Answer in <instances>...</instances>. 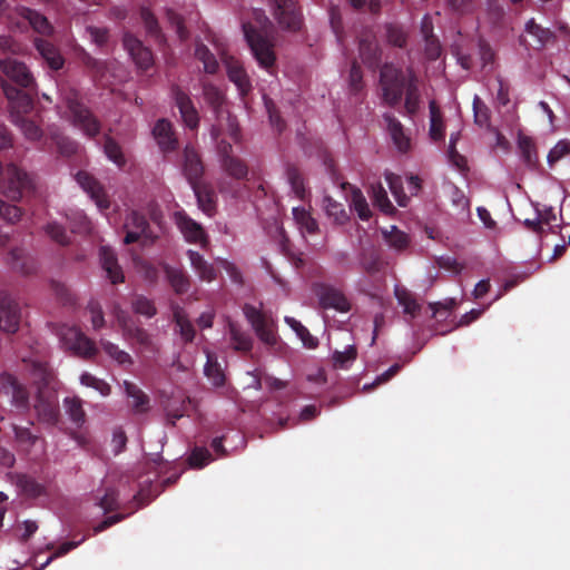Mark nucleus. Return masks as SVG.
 Returning <instances> with one entry per match:
<instances>
[{
	"label": "nucleus",
	"instance_id": "obj_1",
	"mask_svg": "<svg viewBox=\"0 0 570 570\" xmlns=\"http://www.w3.org/2000/svg\"><path fill=\"white\" fill-rule=\"evenodd\" d=\"M380 83L383 98L389 106L394 107L400 104L403 94H405L404 107L406 112L410 116L416 114L420 105V91L417 77L411 67L404 71L393 63H384L380 72Z\"/></svg>",
	"mask_w": 570,
	"mask_h": 570
},
{
	"label": "nucleus",
	"instance_id": "obj_2",
	"mask_svg": "<svg viewBox=\"0 0 570 570\" xmlns=\"http://www.w3.org/2000/svg\"><path fill=\"white\" fill-rule=\"evenodd\" d=\"M6 97L9 102L11 121L21 130L29 141H39L43 131L36 119L27 115L33 109L32 97L28 94H19L16 89L6 88Z\"/></svg>",
	"mask_w": 570,
	"mask_h": 570
},
{
	"label": "nucleus",
	"instance_id": "obj_3",
	"mask_svg": "<svg viewBox=\"0 0 570 570\" xmlns=\"http://www.w3.org/2000/svg\"><path fill=\"white\" fill-rule=\"evenodd\" d=\"M0 70L6 76L7 80L1 82L3 92L6 88L16 89L19 94H28L35 100L37 96V85L33 75L26 66V63L17 60L16 58L0 59Z\"/></svg>",
	"mask_w": 570,
	"mask_h": 570
},
{
	"label": "nucleus",
	"instance_id": "obj_4",
	"mask_svg": "<svg viewBox=\"0 0 570 570\" xmlns=\"http://www.w3.org/2000/svg\"><path fill=\"white\" fill-rule=\"evenodd\" d=\"M243 31L258 65L267 70L272 68L276 61V56L274 52V43L267 36V32L257 29L249 22L243 24Z\"/></svg>",
	"mask_w": 570,
	"mask_h": 570
},
{
	"label": "nucleus",
	"instance_id": "obj_5",
	"mask_svg": "<svg viewBox=\"0 0 570 570\" xmlns=\"http://www.w3.org/2000/svg\"><path fill=\"white\" fill-rule=\"evenodd\" d=\"M33 188V178L28 173L13 164L7 166L2 181V191L7 198L18 202Z\"/></svg>",
	"mask_w": 570,
	"mask_h": 570
},
{
	"label": "nucleus",
	"instance_id": "obj_6",
	"mask_svg": "<svg viewBox=\"0 0 570 570\" xmlns=\"http://www.w3.org/2000/svg\"><path fill=\"white\" fill-rule=\"evenodd\" d=\"M243 312L259 341L265 345L275 346L278 342V336L276 333V323L273 317L250 304H245Z\"/></svg>",
	"mask_w": 570,
	"mask_h": 570
},
{
	"label": "nucleus",
	"instance_id": "obj_7",
	"mask_svg": "<svg viewBox=\"0 0 570 570\" xmlns=\"http://www.w3.org/2000/svg\"><path fill=\"white\" fill-rule=\"evenodd\" d=\"M59 336L63 346L79 357L91 358L98 352L95 342L75 326H61Z\"/></svg>",
	"mask_w": 570,
	"mask_h": 570
},
{
	"label": "nucleus",
	"instance_id": "obj_8",
	"mask_svg": "<svg viewBox=\"0 0 570 570\" xmlns=\"http://www.w3.org/2000/svg\"><path fill=\"white\" fill-rule=\"evenodd\" d=\"M67 107L71 115L73 126L79 128L86 136L94 138L100 132V121L88 107L77 100L76 97H68Z\"/></svg>",
	"mask_w": 570,
	"mask_h": 570
},
{
	"label": "nucleus",
	"instance_id": "obj_9",
	"mask_svg": "<svg viewBox=\"0 0 570 570\" xmlns=\"http://www.w3.org/2000/svg\"><path fill=\"white\" fill-rule=\"evenodd\" d=\"M273 16L286 30L297 31L303 24V14L297 0H271Z\"/></svg>",
	"mask_w": 570,
	"mask_h": 570
},
{
	"label": "nucleus",
	"instance_id": "obj_10",
	"mask_svg": "<svg viewBox=\"0 0 570 570\" xmlns=\"http://www.w3.org/2000/svg\"><path fill=\"white\" fill-rule=\"evenodd\" d=\"M313 293L318 298L320 306L324 309H335L340 313H347L352 304L342 289L327 283H314Z\"/></svg>",
	"mask_w": 570,
	"mask_h": 570
},
{
	"label": "nucleus",
	"instance_id": "obj_11",
	"mask_svg": "<svg viewBox=\"0 0 570 570\" xmlns=\"http://www.w3.org/2000/svg\"><path fill=\"white\" fill-rule=\"evenodd\" d=\"M220 167L229 177L236 180H243L248 175L247 164L233 154V147L229 142L222 140L217 145Z\"/></svg>",
	"mask_w": 570,
	"mask_h": 570
},
{
	"label": "nucleus",
	"instance_id": "obj_12",
	"mask_svg": "<svg viewBox=\"0 0 570 570\" xmlns=\"http://www.w3.org/2000/svg\"><path fill=\"white\" fill-rule=\"evenodd\" d=\"M124 228L126 230V235L124 238V243L126 245L138 242L140 238H145L147 240H154L153 233L149 227V223L144 214L131 210L127 214Z\"/></svg>",
	"mask_w": 570,
	"mask_h": 570
},
{
	"label": "nucleus",
	"instance_id": "obj_13",
	"mask_svg": "<svg viewBox=\"0 0 570 570\" xmlns=\"http://www.w3.org/2000/svg\"><path fill=\"white\" fill-rule=\"evenodd\" d=\"M35 410L41 422L56 425L60 415L57 394L51 391L39 390L36 397Z\"/></svg>",
	"mask_w": 570,
	"mask_h": 570
},
{
	"label": "nucleus",
	"instance_id": "obj_14",
	"mask_svg": "<svg viewBox=\"0 0 570 570\" xmlns=\"http://www.w3.org/2000/svg\"><path fill=\"white\" fill-rule=\"evenodd\" d=\"M20 320L19 304L7 292H0V328L7 333H16Z\"/></svg>",
	"mask_w": 570,
	"mask_h": 570
},
{
	"label": "nucleus",
	"instance_id": "obj_15",
	"mask_svg": "<svg viewBox=\"0 0 570 570\" xmlns=\"http://www.w3.org/2000/svg\"><path fill=\"white\" fill-rule=\"evenodd\" d=\"M171 96L185 126L196 130L199 126V115L189 95L175 85L171 87Z\"/></svg>",
	"mask_w": 570,
	"mask_h": 570
},
{
	"label": "nucleus",
	"instance_id": "obj_16",
	"mask_svg": "<svg viewBox=\"0 0 570 570\" xmlns=\"http://www.w3.org/2000/svg\"><path fill=\"white\" fill-rule=\"evenodd\" d=\"M1 389L11 396L10 403L18 412L23 413L29 410V392L13 375L2 373Z\"/></svg>",
	"mask_w": 570,
	"mask_h": 570
},
{
	"label": "nucleus",
	"instance_id": "obj_17",
	"mask_svg": "<svg viewBox=\"0 0 570 570\" xmlns=\"http://www.w3.org/2000/svg\"><path fill=\"white\" fill-rule=\"evenodd\" d=\"M76 180L96 203L100 210L109 209V197L104 186L91 174L85 170H79L76 175Z\"/></svg>",
	"mask_w": 570,
	"mask_h": 570
},
{
	"label": "nucleus",
	"instance_id": "obj_18",
	"mask_svg": "<svg viewBox=\"0 0 570 570\" xmlns=\"http://www.w3.org/2000/svg\"><path fill=\"white\" fill-rule=\"evenodd\" d=\"M207 39L215 43L222 58L226 62L229 80L236 85L242 96H246L252 90V83L243 66L237 60H234L232 58L227 60L225 58V52L222 45H219L216 40L210 39L209 37H207Z\"/></svg>",
	"mask_w": 570,
	"mask_h": 570
},
{
	"label": "nucleus",
	"instance_id": "obj_19",
	"mask_svg": "<svg viewBox=\"0 0 570 570\" xmlns=\"http://www.w3.org/2000/svg\"><path fill=\"white\" fill-rule=\"evenodd\" d=\"M124 47L129 52L138 68L147 70L154 65V56L149 48L145 47L142 42L134 35L126 32L124 35Z\"/></svg>",
	"mask_w": 570,
	"mask_h": 570
},
{
	"label": "nucleus",
	"instance_id": "obj_20",
	"mask_svg": "<svg viewBox=\"0 0 570 570\" xmlns=\"http://www.w3.org/2000/svg\"><path fill=\"white\" fill-rule=\"evenodd\" d=\"M183 157V173L189 185L191 186L200 183V178L204 174V165L196 148L191 145H187L184 148Z\"/></svg>",
	"mask_w": 570,
	"mask_h": 570
},
{
	"label": "nucleus",
	"instance_id": "obj_21",
	"mask_svg": "<svg viewBox=\"0 0 570 570\" xmlns=\"http://www.w3.org/2000/svg\"><path fill=\"white\" fill-rule=\"evenodd\" d=\"M99 257L101 267L106 272L110 283L114 285L124 283L125 275L121 266L118 264L115 252L107 246H101L99 249Z\"/></svg>",
	"mask_w": 570,
	"mask_h": 570
},
{
	"label": "nucleus",
	"instance_id": "obj_22",
	"mask_svg": "<svg viewBox=\"0 0 570 570\" xmlns=\"http://www.w3.org/2000/svg\"><path fill=\"white\" fill-rule=\"evenodd\" d=\"M177 224L188 243L199 244L203 247L207 245V235L200 224L185 214L177 216Z\"/></svg>",
	"mask_w": 570,
	"mask_h": 570
},
{
	"label": "nucleus",
	"instance_id": "obj_23",
	"mask_svg": "<svg viewBox=\"0 0 570 570\" xmlns=\"http://www.w3.org/2000/svg\"><path fill=\"white\" fill-rule=\"evenodd\" d=\"M33 43L41 58L51 70L58 71L63 67L65 59L53 43L40 37H36Z\"/></svg>",
	"mask_w": 570,
	"mask_h": 570
},
{
	"label": "nucleus",
	"instance_id": "obj_24",
	"mask_svg": "<svg viewBox=\"0 0 570 570\" xmlns=\"http://www.w3.org/2000/svg\"><path fill=\"white\" fill-rule=\"evenodd\" d=\"M153 134L163 151L169 153L177 149L178 140L169 120L165 118L159 119L154 126Z\"/></svg>",
	"mask_w": 570,
	"mask_h": 570
},
{
	"label": "nucleus",
	"instance_id": "obj_25",
	"mask_svg": "<svg viewBox=\"0 0 570 570\" xmlns=\"http://www.w3.org/2000/svg\"><path fill=\"white\" fill-rule=\"evenodd\" d=\"M360 57L370 69H376L381 62V50L373 36H365L358 42Z\"/></svg>",
	"mask_w": 570,
	"mask_h": 570
},
{
	"label": "nucleus",
	"instance_id": "obj_26",
	"mask_svg": "<svg viewBox=\"0 0 570 570\" xmlns=\"http://www.w3.org/2000/svg\"><path fill=\"white\" fill-rule=\"evenodd\" d=\"M190 187L196 196L199 209L209 217L214 216L216 213V195L213 188L203 183Z\"/></svg>",
	"mask_w": 570,
	"mask_h": 570
},
{
	"label": "nucleus",
	"instance_id": "obj_27",
	"mask_svg": "<svg viewBox=\"0 0 570 570\" xmlns=\"http://www.w3.org/2000/svg\"><path fill=\"white\" fill-rule=\"evenodd\" d=\"M384 120L399 151L407 153L411 149V139L405 135L403 125L391 114H385Z\"/></svg>",
	"mask_w": 570,
	"mask_h": 570
},
{
	"label": "nucleus",
	"instance_id": "obj_28",
	"mask_svg": "<svg viewBox=\"0 0 570 570\" xmlns=\"http://www.w3.org/2000/svg\"><path fill=\"white\" fill-rule=\"evenodd\" d=\"M18 12H19V16L22 19H24V20H27L29 22L31 28L37 33H39L41 36H51L53 33L52 24L40 12H38V11L33 10V9L27 8V7H21L18 10Z\"/></svg>",
	"mask_w": 570,
	"mask_h": 570
},
{
	"label": "nucleus",
	"instance_id": "obj_29",
	"mask_svg": "<svg viewBox=\"0 0 570 570\" xmlns=\"http://www.w3.org/2000/svg\"><path fill=\"white\" fill-rule=\"evenodd\" d=\"M187 256L190 261L193 268L198 274L200 279L212 282L216 278V269L212 264L205 261L203 255H200L196 250L189 249L187 252Z\"/></svg>",
	"mask_w": 570,
	"mask_h": 570
},
{
	"label": "nucleus",
	"instance_id": "obj_30",
	"mask_svg": "<svg viewBox=\"0 0 570 570\" xmlns=\"http://www.w3.org/2000/svg\"><path fill=\"white\" fill-rule=\"evenodd\" d=\"M228 330L230 335V343L235 351L248 353L253 348L252 336L243 331L236 323L229 322Z\"/></svg>",
	"mask_w": 570,
	"mask_h": 570
},
{
	"label": "nucleus",
	"instance_id": "obj_31",
	"mask_svg": "<svg viewBox=\"0 0 570 570\" xmlns=\"http://www.w3.org/2000/svg\"><path fill=\"white\" fill-rule=\"evenodd\" d=\"M173 318H174L176 326L178 327L179 334H180L181 338L184 340V342L185 343L193 342L196 331H195L193 324L190 323V321L188 320V316H187L186 312L184 311V308H181L178 305L174 306L173 307Z\"/></svg>",
	"mask_w": 570,
	"mask_h": 570
},
{
	"label": "nucleus",
	"instance_id": "obj_32",
	"mask_svg": "<svg viewBox=\"0 0 570 570\" xmlns=\"http://www.w3.org/2000/svg\"><path fill=\"white\" fill-rule=\"evenodd\" d=\"M164 271L166 278L176 294H185L188 292L190 282L188 275L183 269L165 265Z\"/></svg>",
	"mask_w": 570,
	"mask_h": 570
},
{
	"label": "nucleus",
	"instance_id": "obj_33",
	"mask_svg": "<svg viewBox=\"0 0 570 570\" xmlns=\"http://www.w3.org/2000/svg\"><path fill=\"white\" fill-rule=\"evenodd\" d=\"M126 394L131 399V407L137 413H145L149 409V397L136 384L124 382Z\"/></svg>",
	"mask_w": 570,
	"mask_h": 570
},
{
	"label": "nucleus",
	"instance_id": "obj_34",
	"mask_svg": "<svg viewBox=\"0 0 570 570\" xmlns=\"http://www.w3.org/2000/svg\"><path fill=\"white\" fill-rule=\"evenodd\" d=\"M341 186L343 189L347 187L351 189V207L362 220H367L372 214L363 193L358 188L352 187L348 183H342Z\"/></svg>",
	"mask_w": 570,
	"mask_h": 570
},
{
	"label": "nucleus",
	"instance_id": "obj_35",
	"mask_svg": "<svg viewBox=\"0 0 570 570\" xmlns=\"http://www.w3.org/2000/svg\"><path fill=\"white\" fill-rule=\"evenodd\" d=\"M8 261L11 268L20 272L24 275H29L35 272L33 261L28 258L22 248H13L8 254Z\"/></svg>",
	"mask_w": 570,
	"mask_h": 570
},
{
	"label": "nucleus",
	"instance_id": "obj_36",
	"mask_svg": "<svg viewBox=\"0 0 570 570\" xmlns=\"http://www.w3.org/2000/svg\"><path fill=\"white\" fill-rule=\"evenodd\" d=\"M323 208L327 217L332 218L336 225H344L348 220V215L343 204L336 202L331 196L323 198Z\"/></svg>",
	"mask_w": 570,
	"mask_h": 570
},
{
	"label": "nucleus",
	"instance_id": "obj_37",
	"mask_svg": "<svg viewBox=\"0 0 570 570\" xmlns=\"http://www.w3.org/2000/svg\"><path fill=\"white\" fill-rule=\"evenodd\" d=\"M525 31L534 37L535 45L533 48L535 49L543 48L552 38H554L553 32L549 28H543L538 24L534 19H530L525 23Z\"/></svg>",
	"mask_w": 570,
	"mask_h": 570
},
{
	"label": "nucleus",
	"instance_id": "obj_38",
	"mask_svg": "<svg viewBox=\"0 0 570 570\" xmlns=\"http://www.w3.org/2000/svg\"><path fill=\"white\" fill-rule=\"evenodd\" d=\"M204 373L215 386H223L225 384L224 371L218 363L216 355L209 352L207 353V362L204 367Z\"/></svg>",
	"mask_w": 570,
	"mask_h": 570
},
{
	"label": "nucleus",
	"instance_id": "obj_39",
	"mask_svg": "<svg viewBox=\"0 0 570 570\" xmlns=\"http://www.w3.org/2000/svg\"><path fill=\"white\" fill-rule=\"evenodd\" d=\"M63 405L70 421L80 428L86 421L82 401L79 397H66L63 400Z\"/></svg>",
	"mask_w": 570,
	"mask_h": 570
},
{
	"label": "nucleus",
	"instance_id": "obj_40",
	"mask_svg": "<svg viewBox=\"0 0 570 570\" xmlns=\"http://www.w3.org/2000/svg\"><path fill=\"white\" fill-rule=\"evenodd\" d=\"M203 95L206 100V102L212 107V109L219 115L223 105L225 104V97L222 90L210 83V82H204L203 83Z\"/></svg>",
	"mask_w": 570,
	"mask_h": 570
},
{
	"label": "nucleus",
	"instance_id": "obj_41",
	"mask_svg": "<svg viewBox=\"0 0 570 570\" xmlns=\"http://www.w3.org/2000/svg\"><path fill=\"white\" fill-rule=\"evenodd\" d=\"M285 323L296 333V335L299 337L305 347H317L318 340L315 336H313L299 321L291 316H285Z\"/></svg>",
	"mask_w": 570,
	"mask_h": 570
},
{
	"label": "nucleus",
	"instance_id": "obj_42",
	"mask_svg": "<svg viewBox=\"0 0 570 570\" xmlns=\"http://www.w3.org/2000/svg\"><path fill=\"white\" fill-rule=\"evenodd\" d=\"M292 213L296 224L301 229L311 235L318 232V224L316 219L313 218L309 212H307L304 207H294Z\"/></svg>",
	"mask_w": 570,
	"mask_h": 570
},
{
	"label": "nucleus",
	"instance_id": "obj_43",
	"mask_svg": "<svg viewBox=\"0 0 570 570\" xmlns=\"http://www.w3.org/2000/svg\"><path fill=\"white\" fill-rule=\"evenodd\" d=\"M384 239L389 244L390 247L394 248L397 252H402L409 247L410 238L409 235L402 230H400L395 226H391L390 230L383 232Z\"/></svg>",
	"mask_w": 570,
	"mask_h": 570
},
{
	"label": "nucleus",
	"instance_id": "obj_44",
	"mask_svg": "<svg viewBox=\"0 0 570 570\" xmlns=\"http://www.w3.org/2000/svg\"><path fill=\"white\" fill-rule=\"evenodd\" d=\"M195 57L203 62L204 70L207 73H216L218 70V61L214 53L202 42L196 43Z\"/></svg>",
	"mask_w": 570,
	"mask_h": 570
},
{
	"label": "nucleus",
	"instance_id": "obj_45",
	"mask_svg": "<svg viewBox=\"0 0 570 570\" xmlns=\"http://www.w3.org/2000/svg\"><path fill=\"white\" fill-rule=\"evenodd\" d=\"M17 485L23 494L30 498L40 497L43 493V485L36 481L35 478L27 474H19Z\"/></svg>",
	"mask_w": 570,
	"mask_h": 570
},
{
	"label": "nucleus",
	"instance_id": "obj_46",
	"mask_svg": "<svg viewBox=\"0 0 570 570\" xmlns=\"http://www.w3.org/2000/svg\"><path fill=\"white\" fill-rule=\"evenodd\" d=\"M286 177L295 196L299 199H304L306 190L304 186V178L299 169L294 165H288L286 167Z\"/></svg>",
	"mask_w": 570,
	"mask_h": 570
},
{
	"label": "nucleus",
	"instance_id": "obj_47",
	"mask_svg": "<svg viewBox=\"0 0 570 570\" xmlns=\"http://www.w3.org/2000/svg\"><path fill=\"white\" fill-rule=\"evenodd\" d=\"M519 148L524 164L530 168H534L538 164V154L532 139L529 137H521L519 139Z\"/></svg>",
	"mask_w": 570,
	"mask_h": 570
},
{
	"label": "nucleus",
	"instance_id": "obj_48",
	"mask_svg": "<svg viewBox=\"0 0 570 570\" xmlns=\"http://www.w3.org/2000/svg\"><path fill=\"white\" fill-rule=\"evenodd\" d=\"M385 179L399 206L406 207L410 198L403 191L401 177L389 173L385 175Z\"/></svg>",
	"mask_w": 570,
	"mask_h": 570
},
{
	"label": "nucleus",
	"instance_id": "obj_49",
	"mask_svg": "<svg viewBox=\"0 0 570 570\" xmlns=\"http://www.w3.org/2000/svg\"><path fill=\"white\" fill-rule=\"evenodd\" d=\"M395 295L399 304L403 306L405 314H409L412 318L419 314L421 306L410 292L405 289H396Z\"/></svg>",
	"mask_w": 570,
	"mask_h": 570
},
{
	"label": "nucleus",
	"instance_id": "obj_50",
	"mask_svg": "<svg viewBox=\"0 0 570 570\" xmlns=\"http://www.w3.org/2000/svg\"><path fill=\"white\" fill-rule=\"evenodd\" d=\"M104 151L108 159L115 163L118 167L125 166L126 159L122 154L121 147L114 138L106 137L104 144Z\"/></svg>",
	"mask_w": 570,
	"mask_h": 570
},
{
	"label": "nucleus",
	"instance_id": "obj_51",
	"mask_svg": "<svg viewBox=\"0 0 570 570\" xmlns=\"http://www.w3.org/2000/svg\"><path fill=\"white\" fill-rule=\"evenodd\" d=\"M100 344H101V347L104 348V351L111 358H114L117 363H119L121 365H131L132 364L131 356L127 352L120 350L116 344H114L109 341H104V340L100 341Z\"/></svg>",
	"mask_w": 570,
	"mask_h": 570
},
{
	"label": "nucleus",
	"instance_id": "obj_52",
	"mask_svg": "<svg viewBox=\"0 0 570 570\" xmlns=\"http://www.w3.org/2000/svg\"><path fill=\"white\" fill-rule=\"evenodd\" d=\"M213 461V455L204 446H195L188 458V463L194 469H202Z\"/></svg>",
	"mask_w": 570,
	"mask_h": 570
},
{
	"label": "nucleus",
	"instance_id": "obj_53",
	"mask_svg": "<svg viewBox=\"0 0 570 570\" xmlns=\"http://www.w3.org/2000/svg\"><path fill=\"white\" fill-rule=\"evenodd\" d=\"M131 306L136 314L144 315L148 318L155 316L157 313L154 302L142 295H137L132 299Z\"/></svg>",
	"mask_w": 570,
	"mask_h": 570
},
{
	"label": "nucleus",
	"instance_id": "obj_54",
	"mask_svg": "<svg viewBox=\"0 0 570 570\" xmlns=\"http://www.w3.org/2000/svg\"><path fill=\"white\" fill-rule=\"evenodd\" d=\"M140 18L145 24L148 35L159 40L163 39V33L158 24V21L149 9L141 8Z\"/></svg>",
	"mask_w": 570,
	"mask_h": 570
},
{
	"label": "nucleus",
	"instance_id": "obj_55",
	"mask_svg": "<svg viewBox=\"0 0 570 570\" xmlns=\"http://www.w3.org/2000/svg\"><path fill=\"white\" fill-rule=\"evenodd\" d=\"M386 38L390 45L404 48L407 43V35L402 27L390 23L386 26Z\"/></svg>",
	"mask_w": 570,
	"mask_h": 570
},
{
	"label": "nucleus",
	"instance_id": "obj_56",
	"mask_svg": "<svg viewBox=\"0 0 570 570\" xmlns=\"http://www.w3.org/2000/svg\"><path fill=\"white\" fill-rule=\"evenodd\" d=\"M473 114L474 122L480 127H488L490 125V109L481 100L479 96L473 99Z\"/></svg>",
	"mask_w": 570,
	"mask_h": 570
},
{
	"label": "nucleus",
	"instance_id": "obj_57",
	"mask_svg": "<svg viewBox=\"0 0 570 570\" xmlns=\"http://www.w3.org/2000/svg\"><path fill=\"white\" fill-rule=\"evenodd\" d=\"M371 189L374 204L377 207H380L384 213L392 212L393 205L391 204L384 187L379 183L376 185H372Z\"/></svg>",
	"mask_w": 570,
	"mask_h": 570
},
{
	"label": "nucleus",
	"instance_id": "obj_58",
	"mask_svg": "<svg viewBox=\"0 0 570 570\" xmlns=\"http://www.w3.org/2000/svg\"><path fill=\"white\" fill-rule=\"evenodd\" d=\"M166 17L170 26L175 29L178 38L181 41H186L189 38V31L184 24L183 17L171 9L166 11Z\"/></svg>",
	"mask_w": 570,
	"mask_h": 570
},
{
	"label": "nucleus",
	"instance_id": "obj_59",
	"mask_svg": "<svg viewBox=\"0 0 570 570\" xmlns=\"http://www.w3.org/2000/svg\"><path fill=\"white\" fill-rule=\"evenodd\" d=\"M72 233L85 234L90 230V222L83 212H75L67 216Z\"/></svg>",
	"mask_w": 570,
	"mask_h": 570
},
{
	"label": "nucleus",
	"instance_id": "obj_60",
	"mask_svg": "<svg viewBox=\"0 0 570 570\" xmlns=\"http://www.w3.org/2000/svg\"><path fill=\"white\" fill-rule=\"evenodd\" d=\"M80 382L85 386L97 390L104 396L110 394V385L106 383L104 380L97 379L96 376L91 375L90 373H82L80 376Z\"/></svg>",
	"mask_w": 570,
	"mask_h": 570
},
{
	"label": "nucleus",
	"instance_id": "obj_61",
	"mask_svg": "<svg viewBox=\"0 0 570 570\" xmlns=\"http://www.w3.org/2000/svg\"><path fill=\"white\" fill-rule=\"evenodd\" d=\"M46 234L59 245L66 246L70 243V238L66 229L56 222L48 223L45 227Z\"/></svg>",
	"mask_w": 570,
	"mask_h": 570
},
{
	"label": "nucleus",
	"instance_id": "obj_62",
	"mask_svg": "<svg viewBox=\"0 0 570 570\" xmlns=\"http://www.w3.org/2000/svg\"><path fill=\"white\" fill-rule=\"evenodd\" d=\"M51 136L60 154L70 156L77 151V142L70 139L69 137H66L59 132H52Z\"/></svg>",
	"mask_w": 570,
	"mask_h": 570
},
{
	"label": "nucleus",
	"instance_id": "obj_63",
	"mask_svg": "<svg viewBox=\"0 0 570 570\" xmlns=\"http://www.w3.org/2000/svg\"><path fill=\"white\" fill-rule=\"evenodd\" d=\"M357 351L354 345H350L345 351H335L333 354L334 366L344 368L346 364L356 358Z\"/></svg>",
	"mask_w": 570,
	"mask_h": 570
},
{
	"label": "nucleus",
	"instance_id": "obj_64",
	"mask_svg": "<svg viewBox=\"0 0 570 570\" xmlns=\"http://www.w3.org/2000/svg\"><path fill=\"white\" fill-rule=\"evenodd\" d=\"M13 432L16 440L27 448H32L36 442L39 440L37 434H33L29 428H23L19 425H13Z\"/></svg>",
	"mask_w": 570,
	"mask_h": 570
}]
</instances>
